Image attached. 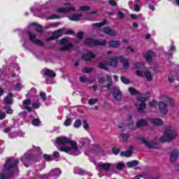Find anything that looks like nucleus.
<instances>
[{
    "label": "nucleus",
    "mask_w": 179,
    "mask_h": 179,
    "mask_svg": "<svg viewBox=\"0 0 179 179\" xmlns=\"http://www.w3.org/2000/svg\"><path fill=\"white\" fill-rule=\"evenodd\" d=\"M55 146L60 152H65L71 156H79L81 153L79 147H78V143L65 136L57 137Z\"/></svg>",
    "instance_id": "nucleus-1"
},
{
    "label": "nucleus",
    "mask_w": 179,
    "mask_h": 179,
    "mask_svg": "<svg viewBox=\"0 0 179 179\" xmlns=\"http://www.w3.org/2000/svg\"><path fill=\"white\" fill-rule=\"evenodd\" d=\"M160 99L162 100L159 103L156 100H153L150 102V107H152L153 108H156L157 106H159V112L161 114H164L166 115L167 113H169V109L167 108V103H169L171 107H174L176 105V101L174 99L167 96V95H162L160 96Z\"/></svg>",
    "instance_id": "nucleus-2"
},
{
    "label": "nucleus",
    "mask_w": 179,
    "mask_h": 179,
    "mask_svg": "<svg viewBox=\"0 0 179 179\" xmlns=\"http://www.w3.org/2000/svg\"><path fill=\"white\" fill-rule=\"evenodd\" d=\"M122 63L124 69H128L129 68V59L128 58L124 57V56L117 57L113 56L110 58H107L106 62L108 66H112L113 68H117L118 66V60Z\"/></svg>",
    "instance_id": "nucleus-3"
},
{
    "label": "nucleus",
    "mask_w": 179,
    "mask_h": 179,
    "mask_svg": "<svg viewBox=\"0 0 179 179\" xmlns=\"http://www.w3.org/2000/svg\"><path fill=\"white\" fill-rule=\"evenodd\" d=\"M40 150H41L40 147L33 146V148L31 149V150L26 152L21 157V160H22V163L24 164V165L25 166V167H29V163H30V162H31V160H33V159H34V156L33 155V153H40ZM31 152H32V153H31Z\"/></svg>",
    "instance_id": "nucleus-4"
},
{
    "label": "nucleus",
    "mask_w": 179,
    "mask_h": 179,
    "mask_svg": "<svg viewBox=\"0 0 179 179\" xmlns=\"http://www.w3.org/2000/svg\"><path fill=\"white\" fill-rule=\"evenodd\" d=\"M106 78L108 83V90H113V97L115 100H116L117 101H121V99H122V93L120 90V88H118V87L113 86V80L111 79V76L107 74Z\"/></svg>",
    "instance_id": "nucleus-5"
},
{
    "label": "nucleus",
    "mask_w": 179,
    "mask_h": 179,
    "mask_svg": "<svg viewBox=\"0 0 179 179\" xmlns=\"http://www.w3.org/2000/svg\"><path fill=\"white\" fill-rule=\"evenodd\" d=\"M177 136V132L174 131V128L173 126H169L164 136L160 138V142H170L174 139Z\"/></svg>",
    "instance_id": "nucleus-6"
},
{
    "label": "nucleus",
    "mask_w": 179,
    "mask_h": 179,
    "mask_svg": "<svg viewBox=\"0 0 179 179\" xmlns=\"http://www.w3.org/2000/svg\"><path fill=\"white\" fill-rule=\"evenodd\" d=\"M17 164H19L17 159H14L13 157L8 158L4 165V170H12L14 173H17Z\"/></svg>",
    "instance_id": "nucleus-7"
},
{
    "label": "nucleus",
    "mask_w": 179,
    "mask_h": 179,
    "mask_svg": "<svg viewBox=\"0 0 179 179\" xmlns=\"http://www.w3.org/2000/svg\"><path fill=\"white\" fill-rule=\"evenodd\" d=\"M96 169L98 171H101L103 170L104 171H107L110 173L111 171H114V164L112 163H102L98 164L96 165Z\"/></svg>",
    "instance_id": "nucleus-8"
},
{
    "label": "nucleus",
    "mask_w": 179,
    "mask_h": 179,
    "mask_svg": "<svg viewBox=\"0 0 179 179\" xmlns=\"http://www.w3.org/2000/svg\"><path fill=\"white\" fill-rule=\"evenodd\" d=\"M84 44H85V45H89L90 47H94L96 45H101L102 47H104V45L107 44V41L94 40L92 38H87L85 39Z\"/></svg>",
    "instance_id": "nucleus-9"
},
{
    "label": "nucleus",
    "mask_w": 179,
    "mask_h": 179,
    "mask_svg": "<svg viewBox=\"0 0 179 179\" xmlns=\"http://www.w3.org/2000/svg\"><path fill=\"white\" fill-rule=\"evenodd\" d=\"M69 41H71V40L69 37L63 38L59 41L60 44L64 45L60 48L61 51H71V50H72L73 45L69 43Z\"/></svg>",
    "instance_id": "nucleus-10"
},
{
    "label": "nucleus",
    "mask_w": 179,
    "mask_h": 179,
    "mask_svg": "<svg viewBox=\"0 0 179 179\" xmlns=\"http://www.w3.org/2000/svg\"><path fill=\"white\" fill-rule=\"evenodd\" d=\"M129 6L134 12H139L142 8V3H141V0L130 1H129Z\"/></svg>",
    "instance_id": "nucleus-11"
},
{
    "label": "nucleus",
    "mask_w": 179,
    "mask_h": 179,
    "mask_svg": "<svg viewBox=\"0 0 179 179\" xmlns=\"http://www.w3.org/2000/svg\"><path fill=\"white\" fill-rule=\"evenodd\" d=\"M137 76H145L148 82H152L153 80V76H152V73L149 71H145L144 73L141 71L138 70L136 71Z\"/></svg>",
    "instance_id": "nucleus-12"
},
{
    "label": "nucleus",
    "mask_w": 179,
    "mask_h": 179,
    "mask_svg": "<svg viewBox=\"0 0 179 179\" xmlns=\"http://www.w3.org/2000/svg\"><path fill=\"white\" fill-rule=\"evenodd\" d=\"M137 100L141 101L140 106L136 105L138 111H143V110L146 108V103H145V101H146V98L138 96H137Z\"/></svg>",
    "instance_id": "nucleus-13"
},
{
    "label": "nucleus",
    "mask_w": 179,
    "mask_h": 179,
    "mask_svg": "<svg viewBox=\"0 0 179 179\" xmlns=\"http://www.w3.org/2000/svg\"><path fill=\"white\" fill-rule=\"evenodd\" d=\"M28 36L29 37L30 41H31V43H34V44H36V45H41V47H43V45H44L43 42L41 41L38 39H36V34H34L33 32L29 31Z\"/></svg>",
    "instance_id": "nucleus-14"
},
{
    "label": "nucleus",
    "mask_w": 179,
    "mask_h": 179,
    "mask_svg": "<svg viewBox=\"0 0 179 179\" xmlns=\"http://www.w3.org/2000/svg\"><path fill=\"white\" fill-rule=\"evenodd\" d=\"M62 34H64V29L55 31L52 36L46 38V41H51L52 40H55V38H59V37H62Z\"/></svg>",
    "instance_id": "nucleus-15"
},
{
    "label": "nucleus",
    "mask_w": 179,
    "mask_h": 179,
    "mask_svg": "<svg viewBox=\"0 0 179 179\" xmlns=\"http://www.w3.org/2000/svg\"><path fill=\"white\" fill-rule=\"evenodd\" d=\"M140 141H141V143H143L144 145H145L146 148H148V149H157V144H156V143L149 142L143 138H140Z\"/></svg>",
    "instance_id": "nucleus-16"
},
{
    "label": "nucleus",
    "mask_w": 179,
    "mask_h": 179,
    "mask_svg": "<svg viewBox=\"0 0 179 179\" xmlns=\"http://www.w3.org/2000/svg\"><path fill=\"white\" fill-rule=\"evenodd\" d=\"M75 7H66V8H59L57 10L58 13H71V12H75Z\"/></svg>",
    "instance_id": "nucleus-17"
},
{
    "label": "nucleus",
    "mask_w": 179,
    "mask_h": 179,
    "mask_svg": "<svg viewBox=\"0 0 179 179\" xmlns=\"http://www.w3.org/2000/svg\"><path fill=\"white\" fill-rule=\"evenodd\" d=\"M156 56V53L152 50H149L148 53H143V57L145 58L146 61L148 62V64L152 62V58Z\"/></svg>",
    "instance_id": "nucleus-18"
},
{
    "label": "nucleus",
    "mask_w": 179,
    "mask_h": 179,
    "mask_svg": "<svg viewBox=\"0 0 179 179\" xmlns=\"http://www.w3.org/2000/svg\"><path fill=\"white\" fill-rule=\"evenodd\" d=\"M62 173V171H61V169H55L51 170L49 173L48 176L49 177H59L61 174Z\"/></svg>",
    "instance_id": "nucleus-19"
},
{
    "label": "nucleus",
    "mask_w": 179,
    "mask_h": 179,
    "mask_svg": "<svg viewBox=\"0 0 179 179\" xmlns=\"http://www.w3.org/2000/svg\"><path fill=\"white\" fill-rule=\"evenodd\" d=\"M179 152L178 150H174L171 152L170 155V160L171 163H174V162H177V159H178Z\"/></svg>",
    "instance_id": "nucleus-20"
},
{
    "label": "nucleus",
    "mask_w": 179,
    "mask_h": 179,
    "mask_svg": "<svg viewBox=\"0 0 179 179\" xmlns=\"http://www.w3.org/2000/svg\"><path fill=\"white\" fill-rule=\"evenodd\" d=\"M4 103L6 106L13 104V94L10 93L7 96L4 98Z\"/></svg>",
    "instance_id": "nucleus-21"
},
{
    "label": "nucleus",
    "mask_w": 179,
    "mask_h": 179,
    "mask_svg": "<svg viewBox=\"0 0 179 179\" xmlns=\"http://www.w3.org/2000/svg\"><path fill=\"white\" fill-rule=\"evenodd\" d=\"M103 31L105 34H108V36H110V37H115V36H117V33L115 32L114 30L111 29L110 27H106Z\"/></svg>",
    "instance_id": "nucleus-22"
},
{
    "label": "nucleus",
    "mask_w": 179,
    "mask_h": 179,
    "mask_svg": "<svg viewBox=\"0 0 179 179\" xmlns=\"http://www.w3.org/2000/svg\"><path fill=\"white\" fill-rule=\"evenodd\" d=\"M132 152H134V146L130 145L129 150L127 151H122L120 154V156L123 157H129L131 155H132Z\"/></svg>",
    "instance_id": "nucleus-23"
},
{
    "label": "nucleus",
    "mask_w": 179,
    "mask_h": 179,
    "mask_svg": "<svg viewBox=\"0 0 179 179\" xmlns=\"http://www.w3.org/2000/svg\"><path fill=\"white\" fill-rule=\"evenodd\" d=\"M22 104L24 106V108L26 110H27V111H29V113H31V111H33V108L29 107V106H30V104H31V99L24 100L23 102H22Z\"/></svg>",
    "instance_id": "nucleus-24"
},
{
    "label": "nucleus",
    "mask_w": 179,
    "mask_h": 179,
    "mask_svg": "<svg viewBox=\"0 0 179 179\" xmlns=\"http://www.w3.org/2000/svg\"><path fill=\"white\" fill-rule=\"evenodd\" d=\"M83 17L81 14H73L69 16V20H72V22H78Z\"/></svg>",
    "instance_id": "nucleus-25"
},
{
    "label": "nucleus",
    "mask_w": 179,
    "mask_h": 179,
    "mask_svg": "<svg viewBox=\"0 0 179 179\" xmlns=\"http://www.w3.org/2000/svg\"><path fill=\"white\" fill-rule=\"evenodd\" d=\"M44 74L46 76H48V78H55V76H57V73H55V72H54V71L50 70L48 69H47L45 71Z\"/></svg>",
    "instance_id": "nucleus-26"
},
{
    "label": "nucleus",
    "mask_w": 179,
    "mask_h": 179,
    "mask_svg": "<svg viewBox=\"0 0 179 179\" xmlns=\"http://www.w3.org/2000/svg\"><path fill=\"white\" fill-rule=\"evenodd\" d=\"M94 57H96V55L90 52L87 55H83L82 56V59H85V61H90V59H92V58H94Z\"/></svg>",
    "instance_id": "nucleus-27"
},
{
    "label": "nucleus",
    "mask_w": 179,
    "mask_h": 179,
    "mask_svg": "<svg viewBox=\"0 0 179 179\" xmlns=\"http://www.w3.org/2000/svg\"><path fill=\"white\" fill-rule=\"evenodd\" d=\"M120 44L121 43L119 41H110L108 43V45L111 48H117V47H120Z\"/></svg>",
    "instance_id": "nucleus-28"
},
{
    "label": "nucleus",
    "mask_w": 179,
    "mask_h": 179,
    "mask_svg": "<svg viewBox=\"0 0 179 179\" xmlns=\"http://www.w3.org/2000/svg\"><path fill=\"white\" fill-rule=\"evenodd\" d=\"M151 122L154 124V125H158V127H162V125L164 124L163 120L159 118L152 119Z\"/></svg>",
    "instance_id": "nucleus-29"
},
{
    "label": "nucleus",
    "mask_w": 179,
    "mask_h": 179,
    "mask_svg": "<svg viewBox=\"0 0 179 179\" xmlns=\"http://www.w3.org/2000/svg\"><path fill=\"white\" fill-rule=\"evenodd\" d=\"M16 136H24V133L22 131H19L18 132H14L9 134V138L13 139V138H16Z\"/></svg>",
    "instance_id": "nucleus-30"
},
{
    "label": "nucleus",
    "mask_w": 179,
    "mask_h": 179,
    "mask_svg": "<svg viewBox=\"0 0 179 179\" xmlns=\"http://www.w3.org/2000/svg\"><path fill=\"white\" fill-rule=\"evenodd\" d=\"M37 94V90L34 87H32L29 91L27 92V97H33Z\"/></svg>",
    "instance_id": "nucleus-31"
},
{
    "label": "nucleus",
    "mask_w": 179,
    "mask_h": 179,
    "mask_svg": "<svg viewBox=\"0 0 179 179\" xmlns=\"http://www.w3.org/2000/svg\"><path fill=\"white\" fill-rule=\"evenodd\" d=\"M90 140L88 138H83L80 140V143L83 146H87V145H90Z\"/></svg>",
    "instance_id": "nucleus-32"
},
{
    "label": "nucleus",
    "mask_w": 179,
    "mask_h": 179,
    "mask_svg": "<svg viewBox=\"0 0 179 179\" xmlns=\"http://www.w3.org/2000/svg\"><path fill=\"white\" fill-rule=\"evenodd\" d=\"M125 13H127V10L122 9L117 11V16L120 19H124L125 17Z\"/></svg>",
    "instance_id": "nucleus-33"
},
{
    "label": "nucleus",
    "mask_w": 179,
    "mask_h": 179,
    "mask_svg": "<svg viewBox=\"0 0 179 179\" xmlns=\"http://www.w3.org/2000/svg\"><path fill=\"white\" fill-rule=\"evenodd\" d=\"M107 24V20H104L103 22L100 23H94L92 24V27H95V29H101L103 26Z\"/></svg>",
    "instance_id": "nucleus-34"
},
{
    "label": "nucleus",
    "mask_w": 179,
    "mask_h": 179,
    "mask_svg": "<svg viewBox=\"0 0 179 179\" xmlns=\"http://www.w3.org/2000/svg\"><path fill=\"white\" fill-rule=\"evenodd\" d=\"M31 124H32V125H34V127H41V121H40V119H38V118H34V119H33V120L31 121Z\"/></svg>",
    "instance_id": "nucleus-35"
},
{
    "label": "nucleus",
    "mask_w": 179,
    "mask_h": 179,
    "mask_svg": "<svg viewBox=\"0 0 179 179\" xmlns=\"http://www.w3.org/2000/svg\"><path fill=\"white\" fill-rule=\"evenodd\" d=\"M138 162L137 160H133L127 163V166L129 168L135 167V166H138Z\"/></svg>",
    "instance_id": "nucleus-36"
},
{
    "label": "nucleus",
    "mask_w": 179,
    "mask_h": 179,
    "mask_svg": "<svg viewBox=\"0 0 179 179\" xmlns=\"http://www.w3.org/2000/svg\"><path fill=\"white\" fill-rule=\"evenodd\" d=\"M74 173L75 174H79V176H83L85 174V171L80 168L76 167L74 168Z\"/></svg>",
    "instance_id": "nucleus-37"
},
{
    "label": "nucleus",
    "mask_w": 179,
    "mask_h": 179,
    "mask_svg": "<svg viewBox=\"0 0 179 179\" xmlns=\"http://www.w3.org/2000/svg\"><path fill=\"white\" fill-rule=\"evenodd\" d=\"M31 26H34L35 27V30L38 32V33H41L43 31V27H41V26L36 24L35 22L31 24Z\"/></svg>",
    "instance_id": "nucleus-38"
},
{
    "label": "nucleus",
    "mask_w": 179,
    "mask_h": 179,
    "mask_svg": "<svg viewBox=\"0 0 179 179\" xmlns=\"http://www.w3.org/2000/svg\"><path fill=\"white\" fill-rule=\"evenodd\" d=\"M129 93L131 94L141 96V92H138V91H137L136 90H135V88H134V87H129Z\"/></svg>",
    "instance_id": "nucleus-39"
},
{
    "label": "nucleus",
    "mask_w": 179,
    "mask_h": 179,
    "mask_svg": "<svg viewBox=\"0 0 179 179\" xmlns=\"http://www.w3.org/2000/svg\"><path fill=\"white\" fill-rule=\"evenodd\" d=\"M148 122L145 120H141L139 122H137L138 128H141V127L146 126Z\"/></svg>",
    "instance_id": "nucleus-40"
},
{
    "label": "nucleus",
    "mask_w": 179,
    "mask_h": 179,
    "mask_svg": "<svg viewBox=\"0 0 179 179\" xmlns=\"http://www.w3.org/2000/svg\"><path fill=\"white\" fill-rule=\"evenodd\" d=\"M64 125L65 127H70V125H72V119H71V117H66V120L64 122Z\"/></svg>",
    "instance_id": "nucleus-41"
},
{
    "label": "nucleus",
    "mask_w": 179,
    "mask_h": 179,
    "mask_svg": "<svg viewBox=\"0 0 179 179\" xmlns=\"http://www.w3.org/2000/svg\"><path fill=\"white\" fill-rule=\"evenodd\" d=\"M97 101H99L97 99H90L88 100V104L90 106H94V104H96Z\"/></svg>",
    "instance_id": "nucleus-42"
},
{
    "label": "nucleus",
    "mask_w": 179,
    "mask_h": 179,
    "mask_svg": "<svg viewBox=\"0 0 179 179\" xmlns=\"http://www.w3.org/2000/svg\"><path fill=\"white\" fill-rule=\"evenodd\" d=\"M125 167V164L123 162H118L116 164V169L117 170H122Z\"/></svg>",
    "instance_id": "nucleus-43"
},
{
    "label": "nucleus",
    "mask_w": 179,
    "mask_h": 179,
    "mask_svg": "<svg viewBox=\"0 0 179 179\" xmlns=\"http://www.w3.org/2000/svg\"><path fill=\"white\" fill-rule=\"evenodd\" d=\"M59 26V22H52L49 24L47 27L46 29H51V27H58Z\"/></svg>",
    "instance_id": "nucleus-44"
},
{
    "label": "nucleus",
    "mask_w": 179,
    "mask_h": 179,
    "mask_svg": "<svg viewBox=\"0 0 179 179\" xmlns=\"http://www.w3.org/2000/svg\"><path fill=\"white\" fill-rule=\"evenodd\" d=\"M43 157H44L45 160H46V162H51V161H52V155L45 154L43 155Z\"/></svg>",
    "instance_id": "nucleus-45"
},
{
    "label": "nucleus",
    "mask_w": 179,
    "mask_h": 179,
    "mask_svg": "<svg viewBox=\"0 0 179 179\" xmlns=\"http://www.w3.org/2000/svg\"><path fill=\"white\" fill-rule=\"evenodd\" d=\"M120 79H121V81L122 82V83H124V85H129L130 81H129V80H128V78H127L124 76H122L120 78Z\"/></svg>",
    "instance_id": "nucleus-46"
},
{
    "label": "nucleus",
    "mask_w": 179,
    "mask_h": 179,
    "mask_svg": "<svg viewBox=\"0 0 179 179\" xmlns=\"http://www.w3.org/2000/svg\"><path fill=\"white\" fill-rule=\"evenodd\" d=\"M46 19L48 20H52L54 19H59V16L55 14H52L51 16L47 17Z\"/></svg>",
    "instance_id": "nucleus-47"
},
{
    "label": "nucleus",
    "mask_w": 179,
    "mask_h": 179,
    "mask_svg": "<svg viewBox=\"0 0 179 179\" xmlns=\"http://www.w3.org/2000/svg\"><path fill=\"white\" fill-rule=\"evenodd\" d=\"M99 68L101 69H104L105 71H108V69H107V64L103 63H99L98 65Z\"/></svg>",
    "instance_id": "nucleus-48"
},
{
    "label": "nucleus",
    "mask_w": 179,
    "mask_h": 179,
    "mask_svg": "<svg viewBox=\"0 0 179 179\" xmlns=\"http://www.w3.org/2000/svg\"><path fill=\"white\" fill-rule=\"evenodd\" d=\"M39 97L43 100V101H45V100H47V95L43 92L40 93Z\"/></svg>",
    "instance_id": "nucleus-49"
},
{
    "label": "nucleus",
    "mask_w": 179,
    "mask_h": 179,
    "mask_svg": "<svg viewBox=\"0 0 179 179\" xmlns=\"http://www.w3.org/2000/svg\"><path fill=\"white\" fill-rule=\"evenodd\" d=\"M80 10H82V12H87V10H90V7L86 6H81L80 7Z\"/></svg>",
    "instance_id": "nucleus-50"
},
{
    "label": "nucleus",
    "mask_w": 179,
    "mask_h": 179,
    "mask_svg": "<svg viewBox=\"0 0 179 179\" xmlns=\"http://www.w3.org/2000/svg\"><path fill=\"white\" fill-rule=\"evenodd\" d=\"M40 106H41V103L40 102H33L32 103V108H40Z\"/></svg>",
    "instance_id": "nucleus-51"
},
{
    "label": "nucleus",
    "mask_w": 179,
    "mask_h": 179,
    "mask_svg": "<svg viewBox=\"0 0 179 179\" xmlns=\"http://www.w3.org/2000/svg\"><path fill=\"white\" fill-rule=\"evenodd\" d=\"M120 136H122L124 142H127V141H128V138H129V136L128 134H120Z\"/></svg>",
    "instance_id": "nucleus-52"
},
{
    "label": "nucleus",
    "mask_w": 179,
    "mask_h": 179,
    "mask_svg": "<svg viewBox=\"0 0 179 179\" xmlns=\"http://www.w3.org/2000/svg\"><path fill=\"white\" fill-rule=\"evenodd\" d=\"M80 125H82V122H80V120H76V122L74 123V127L79 128V127H80Z\"/></svg>",
    "instance_id": "nucleus-53"
},
{
    "label": "nucleus",
    "mask_w": 179,
    "mask_h": 179,
    "mask_svg": "<svg viewBox=\"0 0 179 179\" xmlns=\"http://www.w3.org/2000/svg\"><path fill=\"white\" fill-rule=\"evenodd\" d=\"M53 157L57 161L59 160V152L57 151H55L53 152Z\"/></svg>",
    "instance_id": "nucleus-54"
},
{
    "label": "nucleus",
    "mask_w": 179,
    "mask_h": 179,
    "mask_svg": "<svg viewBox=\"0 0 179 179\" xmlns=\"http://www.w3.org/2000/svg\"><path fill=\"white\" fill-rule=\"evenodd\" d=\"M143 66H145V64L141 63H138L135 65L136 69H143Z\"/></svg>",
    "instance_id": "nucleus-55"
},
{
    "label": "nucleus",
    "mask_w": 179,
    "mask_h": 179,
    "mask_svg": "<svg viewBox=\"0 0 179 179\" xmlns=\"http://www.w3.org/2000/svg\"><path fill=\"white\" fill-rule=\"evenodd\" d=\"M83 128L85 129V131H89V124H87V122L86 120L83 121Z\"/></svg>",
    "instance_id": "nucleus-56"
},
{
    "label": "nucleus",
    "mask_w": 179,
    "mask_h": 179,
    "mask_svg": "<svg viewBox=\"0 0 179 179\" xmlns=\"http://www.w3.org/2000/svg\"><path fill=\"white\" fill-rule=\"evenodd\" d=\"M15 89H16L17 90H19V92H20V90H22V83H17L15 86Z\"/></svg>",
    "instance_id": "nucleus-57"
},
{
    "label": "nucleus",
    "mask_w": 179,
    "mask_h": 179,
    "mask_svg": "<svg viewBox=\"0 0 179 179\" xmlns=\"http://www.w3.org/2000/svg\"><path fill=\"white\" fill-rule=\"evenodd\" d=\"M112 152H113V155H118V153H120V149H118L117 148H112Z\"/></svg>",
    "instance_id": "nucleus-58"
},
{
    "label": "nucleus",
    "mask_w": 179,
    "mask_h": 179,
    "mask_svg": "<svg viewBox=\"0 0 179 179\" xmlns=\"http://www.w3.org/2000/svg\"><path fill=\"white\" fill-rule=\"evenodd\" d=\"M84 73H90L92 72V68H85L83 70Z\"/></svg>",
    "instance_id": "nucleus-59"
},
{
    "label": "nucleus",
    "mask_w": 179,
    "mask_h": 179,
    "mask_svg": "<svg viewBox=\"0 0 179 179\" xmlns=\"http://www.w3.org/2000/svg\"><path fill=\"white\" fill-rule=\"evenodd\" d=\"M6 117V114L3 112H0V120H5Z\"/></svg>",
    "instance_id": "nucleus-60"
},
{
    "label": "nucleus",
    "mask_w": 179,
    "mask_h": 179,
    "mask_svg": "<svg viewBox=\"0 0 179 179\" xmlns=\"http://www.w3.org/2000/svg\"><path fill=\"white\" fill-rule=\"evenodd\" d=\"M79 79H80V80L81 82H83V83H84L85 82H86V80H87V78H86V76H81L79 78Z\"/></svg>",
    "instance_id": "nucleus-61"
},
{
    "label": "nucleus",
    "mask_w": 179,
    "mask_h": 179,
    "mask_svg": "<svg viewBox=\"0 0 179 179\" xmlns=\"http://www.w3.org/2000/svg\"><path fill=\"white\" fill-rule=\"evenodd\" d=\"M169 82H170L171 83H174V77L173 76H169Z\"/></svg>",
    "instance_id": "nucleus-62"
},
{
    "label": "nucleus",
    "mask_w": 179,
    "mask_h": 179,
    "mask_svg": "<svg viewBox=\"0 0 179 179\" xmlns=\"http://www.w3.org/2000/svg\"><path fill=\"white\" fill-rule=\"evenodd\" d=\"M118 127L120 128V129H121V131H124V129L127 128V124H122L121 125H119Z\"/></svg>",
    "instance_id": "nucleus-63"
},
{
    "label": "nucleus",
    "mask_w": 179,
    "mask_h": 179,
    "mask_svg": "<svg viewBox=\"0 0 179 179\" xmlns=\"http://www.w3.org/2000/svg\"><path fill=\"white\" fill-rule=\"evenodd\" d=\"M77 37L78 38H83V32H82V31H80V32H78V34H77Z\"/></svg>",
    "instance_id": "nucleus-64"
}]
</instances>
